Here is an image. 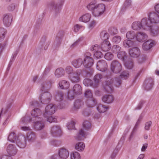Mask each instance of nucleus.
<instances>
[{"instance_id":"f257e3e1","label":"nucleus","mask_w":159,"mask_h":159,"mask_svg":"<svg viewBox=\"0 0 159 159\" xmlns=\"http://www.w3.org/2000/svg\"><path fill=\"white\" fill-rule=\"evenodd\" d=\"M86 7L88 10L91 11L93 15L95 17L102 15L105 10V5L102 3H98L96 0L92 1Z\"/></svg>"},{"instance_id":"f03ea898","label":"nucleus","mask_w":159,"mask_h":159,"mask_svg":"<svg viewBox=\"0 0 159 159\" xmlns=\"http://www.w3.org/2000/svg\"><path fill=\"white\" fill-rule=\"evenodd\" d=\"M149 19L145 18L143 19L142 23L143 27L150 29L152 27V24L159 23V15L156 12H151L148 15Z\"/></svg>"},{"instance_id":"7ed1b4c3","label":"nucleus","mask_w":159,"mask_h":159,"mask_svg":"<svg viewBox=\"0 0 159 159\" xmlns=\"http://www.w3.org/2000/svg\"><path fill=\"white\" fill-rule=\"evenodd\" d=\"M110 68L112 72L117 74L120 73L122 70V66L118 61L114 60L112 61L111 63Z\"/></svg>"},{"instance_id":"20e7f679","label":"nucleus","mask_w":159,"mask_h":159,"mask_svg":"<svg viewBox=\"0 0 159 159\" xmlns=\"http://www.w3.org/2000/svg\"><path fill=\"white\" fill-rule=\"evenodd\" d=\"M64 2V0H52L49 5L53 7L56 13L57 14L59 12Z\"/></svg>"},{"instance_id":"39448f33","label":"nucleus","mask_w":159,"mask_h":159,"mask_svg":"<svg viewBox=\"0 0 159 159\" xmlns=\"http://www.w3.org/2000/svg\"><path fill=\"white\" fill-rule=\"evenodd\" d=\"M154 85L153 79L150 77L146 79L143 84L144 89L146 91L151 90Z\"/></svg>"},{"instance_id":"423d86ee","label":"nucleus","mask_w":159,"mask_h":159,"mask_svg":"<svg viewBox=\"0 0 159 159\" xmlns=\"http://www.w3.org/2000/svg\"><path fill=\"white\" fill-rule=\"evenodd\" d=\"M51 98L52 95L50 93L44 92L41 95L40 101L42 103L47 104L50 102Z\"/></svg>"},{"instance_id":"0eeeda50","label":"nucleus","mask_w":159,"mask_h":159,"mask_svg":"<svg viewBox=\"0 0 159 159\" xmlns=\"http://www.w3.org/2000/svg\"><path fill=\"white\" fill-rule=\"evenodd\" d=\"M108 66L106 61L104 60H100L97 64V69L102 72H105L107 69Z\"/></svg>"},{"instance_id":"6e6552de","label":"nucleus","mask_w":159,"mask_h":159,"mask_svg":"<svg viewBox=\"0 0 159 159\" xmlns=\"http://www.w3.org/2000/svg\"><path fill=\"white\" fill-rule=\"evenodd\" d=\"M13 17L10 13L4 14L3 16V21L6 27H9L11 25Z\"/></svg>"},{"instance_id":"1a4fd4ad","label":"nucleus","mask_w":159,"mask_h":159,"mask_svg":"<svg viewBox=\"0 0 159 159\" xmlns=\"http://www.w3.org/2000/svg\"><path fill=\"white\" fill-rule=\"evenodd\" d=\"M55 112V107L54 105L50 104L46 106L45 108V112L43 114L44 117H48V115H51Z\"/></svg>"},{"instance_id":"9d476101","label":"nucleus","mask_w":159,"mask_h":159,"mask_svg":"<svg viewBox=\"0 0 159 159\" xmlns=\"http://www.w3.org/2000/svg\"><path fill=\"white\" fill-rule=\"evenodd\" d=\"M39 83L40 84V90L42 92L45 90H48L51 88L52 81L50 80L44 82H40Z\"/></svg>"},{"instance_id":"9b49d317","label":"nucleus","mask_w":159,"mask_h":159,"mask_svg":"<svg viewBox=\"0 0 159 159\" xmlns=\"http://www.w3.org/2000/svg\"><path fill=\"white\" fill-rule=\"evenodd\" d=\"M17 145L20 148H24L26 144L25 137L23 135H19L16 141Z\"/></svg>"},{"instance_id":"f8f14e48","label":"nucleus","mask_w":159,"mask_h":159,"mask_svg":"<svg viewBox=\"0 0 159 159\" xmlns=\"http://www.w3.org/2000/svg\"><path fill=\"white\" fill-rule=\"evenodd\" d=\"M52 135L54 137L60 136L61 135V131L59 126L56 125L52 126L51 130Z\"/></svg>"},{"instance_id":"ddd939ff","label":"nucleus","mask_w":159,"mask_h":159,"mask_svg":"<svg viewBox=\"0 0 159 159\" xmlns=\"http://www.w3.org/2000/svg\"><path fill=\"white\" fill-rule=\"evenodd\" d=\"M142 21L143 19L141 20V22L136 21L134 22L132 25V29L134 30H139L141 28L146 30H149L148 28L146 29L145 27H143Z\"/></svg>"},{"instance_id":"4468645a","label":"nucleus","mask_w":159,"mask_h":159,"mask_svg":"<svg viewBox=\"0 0 159 159\" xmlns=\"http://www.w3.org/2000/svg\"><path fill=\"white\" fill-rule=\"evenodd\" d=\"M129 53L131 57L137 58L140 55V51L138 48H134L129 50Z\"/></svg>"},{"instance_id":"2eb2a0df","label":"nucleus","mask_w":159,"mask_h":159,"mask_svg":"<svg viewBox=\"0 0 159 159\" xmlns=\"http://www.w3.org/2000/svg\"><path fill=\"white\" fill-rule=\"evenodd\" d=\"M17 150L15 146L12 144H9L7 148V152L10 156L15 155L16 153Z\"/></svg>"},{"instance_id":"dca6fc26","label":"nucleus","mask_w":159,"mask_h":159,"mask_svg":"<svg viewBox=\"0 0 159 159\" xmlns=\"http://www.w3.org/2000/svg\"><path fill=\"white\" fill-rule=\"evenodd\" d=\"M93 58H84L83 60V65L87 68H90L93 65Z\"/></svg>"},{"instance_id":"f3484780","label":"nucleus","mask_w":159,"mask_h":159,"mask_svg":"<svg viewBox=\"0 0 159 159\" xmlns=\"http://www.w3.org/2000/svg\"><path fill=\"white\" fill-rule=\"evenodd\" d=\"M147 35L144 32H139L136 36L137 41L139 42H144L147 39Z\"/></svg>"},{"instance_id":"a211bd4d","label":"nucleus","mask_w":159,"mask_h":159,"mask_svg":"<svg viewBox=\"0 0 159 159\" xmlns=\"http://www.w3.org/2000/svg\"><path fill=\"white\" fill-rule=\"evenodd\" d=\"M60 157L63 159L67 158L69 156V153L67 150L64 148L60 149L58 152Z\"/></svg>"},{"instance_id":"6ab92c4d","label":"nucleus","mask_w":159,"mask_h":159,"mask_svg":"<svg viewBox=\"0 0 159 159\" xmlns=\"http://www.w3.org/2000/svg\"><path fill=\"white\" fill-rule=\"evenodd\" d=\"M102 78V76L100 74H97L93 78L94 84L93 85L94 88H97L98 87L99 83L100 82Z\"/></svg>"},{"instance_id":"aec40b11","label":"nucleus","mask_w":159,"mask_h":159,"mask_svg":"<svg viewBox=\"0 0 159 159\" xmlns=\"http://www.w3.org/2000/svg\"><path fill=\"white\" fill-rule=\"evenodd\" d=\"M41 119L40 118V121H38L34 123V128L36 130H41L44 127V123L43 121L40 120Z\"/></svg>"},{"instance_id":"412c9836","label":"nucleus","mask_w":159,"mask_h":159,"mask_svg":"<svg viewBox=\"0 0 159 159\" xmlns=\"http://www.w3.org/2000/svg\"><path fill=\"white\" fill-rule=\"evenodd\" d=\"M111 48V45L109 41H103L101 45V49L103 51H107Z\"/></svg>"},{"instance_id":"4be33fe9","label":"nucleus","mask_w":159,"mask_h":159,"mask_svg":"<svg viewBox=\"0 0 159 159\" xmlns=\"http://www.w3.org/2000/svg\"><path fill=\"white\" fill-rule=\"evenodd\" d=\"M73 66L75 68H78L83 64V59L79 58L74 60L72 62Z\"/></svg>"},{"instance_id":"5701e85b","label":"nucleus","mask_w":159,"mask_h":159,"mask_svg":"<svg viewBox=\"0 0 159 159\" xmlns=\"http://www.w3.org/2000/svg\"><path fill=\"white\" fill-rule=\"evenodd\" d=\"M63 36V32L62 31L59 32L57 34L54 42V45L56 44L57 46H59L61 44Z\"/></svg>"},{"instance_id":"b1692460","label":"nucleus","mask_w":159,"mask_h":159,"mask_svg":"<svg viewBox=\"0 0 159 159\" xmlns=\"http://www.w3.org/2000/svg\"><path fill=\"white\" fill-rule=\"evenodd\" d=\"M73 90L74 94L79 95L82 93V88L79 84H76L73 87Z\"/></svg>"},{"instance_id":"393cba45","label":"nucleus","mask_w":159,"mask_h":159,"mask_svg":"<svg viewBox=\"0 0 159 159\" xmlns=\"http://www.w3.org/2000/svg\"><path fill=\"white\" fill-rule=\"evenodd\" d=\"M154 45L153 41L148 40L144 42L143 45V48L144 50H148L150 49Z\"/></svg>"},{"instance_id":"a878e982","label":"nucleus","mask_w":159,"mask_h":159,"mask_svg":"<svg viewBox=\"0 0 159 159\" xmlns=\"http://www.w3.org/2000/svg\"><path fill=\"white\" fill-rule=\"evenodd\" d=\"M69 78L71 81L73 83H77L80 81V76L77 73L74 72L70 75Z\"/></svg>"},{"instance_id":"bb28decb","label":"nucleus","mask_w":159,"mask_h":159,"mask_svg":"<svg viewBox=\"0 0 159 159\" xmlns=\"http://www.w3.org/2000/svg\"><path fill=\"white\" fill-rule=\"evenodd\" d=\"M86 133L83 129H81L79 131V133L75 137V139L78 140H81L85 138Z\"/></svg>"},{"instance_id":"cd10ccee","label":"nucleus","mask_w":159,"mask_h":159,"mask_svg":"<svg viewBox=\"0 0 159 159\" xmlns=\"http://www.w3.org/2000/svg\"><path fill=\"white\" fill-rule=\"evenodd\" d=\"M97 103V101L93 97L89 98L86 101L87 106L89 107L94 106Z\"/></svg>"},{"instance_id":"c85d7f7f","label":"nucleus","mask_w":159,"mask_h":159,"mask_svg":"<svg viewBox=\"0 0 159 159\" xmlns=\"http://www.w3.org/2000/svg\"><path fill=\"white\" fill-rule=\"evenodd\" d=\"M59 87L61 89H66L69 87V82L65 80H63L59 82L58 84Z\"/></svg>"},{"instance_id":"c756f323","label":"nucleus","mask_w":159,"mask_h":159,"mask_svg":"<svg viewBox=\"0 0 159 159\" xmlns=\"http://www.w3.org/2000/svg\"><path fill=\"white\" fill-rule=\"evenodd\" d=\"M42 112L38 108L34 109L31 112V115L35 118H38V119L40 118L39 117L42 114Z\"/></svg>"},{"instance_id":"7c9ffc66","label":"nucleus","mask_w":159,"mask_h":159,"mask_svg":"<svg viewBox=\"0 0 159 159\" xmlns=\"http://www.w3.org/2000/svg\"><path fill=\"white\" fill-rule=\"evenodd\" d=\"M102 100L105 103H110L113 101L114 98L111 95H106L103 97Z\"/></svg>"},{"instance_id":"2f4dec72","label":"nucleus","mask_w":159,"mask_h":159,"mask_svg":"<svg viewBox=\"0 0 159 159\" xmlns=\"http://www.w3.org/2000/svg\"><path fill=\"white\" fill-rule=\"evenodd\" d=\"M65 73L64 70L61 68H59L56 70L55 74L57 78H59L63 76Z\"/></svg>"},{"instance_id":"473e14b6","label":"nucleus","mask_w":159,"mask_h":159,"mask_svg":"<svg viewBox=\"0 0 159 159\" xmlns=\"http://www.w3.org/2000/svg\"><path fill=\"white\" fill-rule=\"evenodd\" d=\"M91 17V15L89 13H87L83 15L79 18V21L84 22H87L89 21Z\"/></svg>"},{"instance_id":"72a5a7b5","label":"nucleus","mask_w":159,"mask_h":159,"mask_svg":"<svg viewBox=\"0 0 159 159\" xmlns=\"http://www.w3.org/2000/svg\"><path fill=\"white\" fill-rule=\"evenodd\" d=\"M47 37L45 36H43L42 37L40 41L41 44L43 46L45 44L44 47V49L46 50L48 48V45L50 43V42H46Z\"/></svg>"},{"instance_id":"f704fd0d","label":"nucleus","mask_w":159,"mask_h":159,"mask_svg":"<svg viewBox=\"0 0 159 159\" xmlns=\"http://www.w3.org/2000/svg\"><path fill=\"white\" fill-rule=\"evenodd\" d=\"M134 44V42L132 41L126 39L123 42V45L125 48H128L132 47Z\"/></svg>"},{"instance_id":"c9c22d12","label":"nucleus","mask_w":159,"mask_h":159,"mask_svg":"<svg viewBox=\"0 0 159 159\" xmlns=\"http://www.w3.org/2000/svg\"><path fill=\"white\" fill-rule=\"evenodd\" d=\"M64 94L61 91L57 92L55 95L56 100L58 102H60L62 100Z\"/></svg>"},{"instance_id":"e433bc0d","label":"nucleus","mask_w":159,"mask_h":159,"mask_svg":"<svg viewBox=\"0 0 159 159\" xmlns=\"http://www.w3.org/2000/svg\"><path fill=\"white\" fill-rule=\"evenodd\" d=\"M27 137L29 141L33 142L35 140L36 138V135L34 133L31 132L27 134Z\"/></svg>"},{"instance_id":"4c0bfd02","label":"nucleus","mask_w":159,"mask_h":159,"mask_svg":"<svg viewBox=\"0 0 159 159\" xmlns=\"http://www.w3.org/2000/svg\"><path fill=\"white\" fill-rule=\"evenodd\" d=\"M101 39L103 41H108L107 40L109 39V34L105 31H102L100 34Z\"/></svg>"},{"instance_id":"58836bf2","label":"nucleus","mask_w":159,"mask_h":159,"mask_svg":"<svg viewBox=\"0 0 159 159\" xmlns=\"http://www.w3.org/2000/svg\"><path fill=\"white\" fill-rule=\"evenodd\" d=\"M117 56L119 59H121L122 61H124L125 58H127V55L125 52L120 51L117 54Z\"/></svg>"},{"instance_id":"ea45409f","label":"nucleus","mask_w":159,"mask_h":159,"mask_svg":"<svg viewBox=\"0 0 159 159\" xmlns=\"http://www.w3.org/2000/svg\"><path fill=\"white\" fill-rule=\"evenodd\" d=\"M108 109V107L101 104H99L97 107V110L100 113H104Z\"/></svg>"},{"instance_id":"a19ab883","label":"nucleus","mask_w":159,"mask_h":159,"mask_svg":"<svg viewBox=\"0 0 159 159\" xmlns=\"http://www.w3.org/2000/svg\"><path fill=\"white\" fill-rule=\"evenodd\" d=\"M150 29H151V33L153 36H156L158 34L159 28L158 26H154L152 28L151 27L149 30Z\"/></svg>"},{"instance_id":"79ce46f5","label":"nucleus","mask_w":159,"mask_h":159,"mask_svg":"<svg viewBox=\"0 0 159 159\" xmlns=\"http://www.w3.org/2000/svg\"><path fill=\"white\" fill-rule=\"evenodd\" d=\"M136 34L134 31H129L126 34V38L129 39H132L136 37Z\"/></svg>"},{"instance_id":"37998d69","label":"nucleus","mask_w":159,"mask_h":159,"mask_svg":"<svg viewBox=\"0 0 159 159\" xmlns=\"http://www.w3.org/2000/svg\"><path fill=\"white\" fill-rule=\"evenodd\" d=\"M6 30L3 28H0V42L3 40L5 37Z\"/></svg>"},{"instance_id":"c03bdc74","label":"nucleus","mask_w":159,"mask_h":159,"mask_svg":"<svg viewBox=\"0 0 159 159\" xmlns=\"http://www.w3.org/2000/svg\"><path fill=\"white\" fill-rule=\"evenodd\" d=\"M113 82L114 84L116 87H119L122 84V80L119 76L115 78Z\"/></svg>"},{"instance_id":"a18cd8bd","label":"nucleus","mask_w":159,"mask_h":159,"mask_svg":"<svg viewBox=\"0 0 159 159\" xmlns=\"http://www.w3.org/2000/svg\"><path fill=\"white\" fill-rule=\"evenodd\" d=\"M85 145L83 142H80L77 143L75 146V148L78 151H82L84 149Z\"/></svg>"},{"instance_id":"49530a36","label":"nucleus","mask_w":159,"mask_h":159,"mask_svg":"<svg viewBox=\"0 0 159 159\" xmlns=\"http://www.w3.org/2000/svg\"><path fill=\"white\" fill-rule=\"evenodd\" d=\"M16 138V134L14 132H12L9 135L8 140L11 142H15Z\"/></svg>"},{"instance_id":"de8ad7c7","label":"nucleus","mask_w":159,"mask_h":159,"mask_svg":"<svg viewBox=\"0 0 159 159\" xmlns=\"http://www.w3.org/2000/svg\"><path fill=\"white\" fill-rule=\"evenodd\" d=\"M129 76V73L128 71L125 70L121 72L120 75L119 76L121 79H127Z\"/></svg>"},{"instance_id":"09e8293b","label":"nucleus","mask_w":159,"mask_h":159,"mask_svg":"<svg viewBox=\"0 0 159 159\" xmlns=\"http://www.w3.org/2000/svg\"><path fill=\"white\" fill-rule=\"evenodd\" d=\"M112 52L115 54H118L121 51V48L117 45H113L111 49Z\"/></svg>"},{"instance_id":"8fccbe9b","label":"nucleus","mask_w":159,"mask_h":159,"mask_svg":"<svg viewBox=\"0 0 159 159\" xmlns=\"http://www.w3.org/2000/svg\"><path fill=\"white\" fill-rule=\"evenodd\" d=\"M83 83L86 86H92L93 87L94 84L92 80L89 79H85L84 80Z\"/></svg>"},{"instance_id":"3c124183","label":"nucleus","mask_w":159,"mask_h":159,"mask_svg":"<svg viewBox=\"0 0 159 159\" xmlns=\"http://www.w3.org/2000/svg\"><path fill=\"white\" fill-rule=\"evenodd\" d=\"M83 104V102L82 100L80 99H77L74 102V106L75 108L78 109Z\"/></svg>"},{"instance_id":"603ef678","label":"nucleus","mask_w":159,"mask_h":159,"mask_svg":"<svg viewBox=\"0 0 159 159\" xmlns=\"http://www.w3.org/2000/svg\"><path fill=\"white\" fill-rule=\"evenodd\" d=\"M71 159H81L80 154L77 152H74L70 154Z\"/></svg>"},{"instance_id":"864d4df0","label":"nucleus","mask_w":159,"mask_h":159,"mask_svg":"<svg viewBox=\"0 0 159 159\" xmlns=\"http://www.w3.org/2000/svg\"><path fill=\"white\" fill-rule=\"evenodd\" d=\"M83 126L85 129H89L91 127V124L88 120H85L83 123Z\"/></svg>"},{"instance_id":"5fc2aeb1","label":"nucleus","mask_w":159,"mask_h":159,"mask_svg":"<svg viewBox=\"0 0 159 159\" xmlns=\"http://www.w3.org/2000/svg\"><path fill=\"white\" fill-rule=\"evenodd\" d=\"M104 57L107 60L110 61L113 58L114 55L111 52H107L105 54Z\"/></svg>"},{"instance_id":"6e6d98bb","label":"nucleus","mask_w":159,"mask_h":159,"mask_svg":"<svg viewBox=\"0 0 159 159\" xmlns=\"http://www.w3.org/2000/svg\"><path fill=\"white\" fill-rule=\"evenodd\" d=\"M75 123L73 121H71L67 124V127L69 130H71L75 129Z\"/></svg>"},{"instance_id":"4d7b16f0","label":"nucleus","mask_w":159,"mask_h":159,"mask_svg":"<svg viewBox=\"0 0 159 159\" xmlns=\"http://www.w3.org/2000/svg\"><path fill=\"white\" fill-rule=\"evenodd\" d=\"M140 124H138L137 123H136L135 125V126H134L133 129V130L131 134L130 135V138H132L134 134L135 133V132L137 131V130L138 129L139 126V125Z\"/></svg>"},{"instance_id":"13d9d810","label":"nucleus","mask_w":159,"mask_h":159,"mask_svg":"<svg viewBox=\"0 0 159 159\" xmlns=\"http://www.w3.org/2000/svg\"><path fill=\"white\" fill-rule=\"evenodd\" d=\"M108 32L111 35H114L117 33L118 31L116 28H110L109 29Z\"/></svg>"},{"instance_id":"bf43d9fd","label":"nucleus","mask_w":159,"mask_h":159,"mask_svg":"<svg viewBox=\"0 0 159 159\" xmlns=\"http://www.w3.org/2000/svg\"><path fill=\"white\" fill-rule=\"evenodd\" d=\"M101 49L100 46L98 44H95L93 45L90 48V50L92 51H95L96 52L99 51L100 49Z\"/></svg>"},{"instance_id":"052dcab7","label":"nucleus","mask_w":159,"mask_h":159,"mask_svg":"<svg viewBox=\"0 0 159 159\" xmlns=\"http://www.w3.org/2000/svg\"><path fill=\"white\" fill-rule=\"evenodd\" d=\"M152 122L151 121H149L145 123L144 129L146 130H149L151 126Z\"/></svg>"},{"instance_id":"680f3d73","label":"nucleus","mask_w":159,"mask_h":159,"mask_svg":"<svg viewBox=\"0 0 159 159\" xmlns=\"http://www.w3.org/2000/svg\"><path fill=\"white\" fill-rule=\"evenodd\" d=\"M82 38H80L73 44H72L70 46V47L71 48H73L77 46L82 40Z\"/></svg>"},{"instance_id":"e2e57ef3","label":"nucleus","mask_w":159,"mask_h":159,"mask_svg":"<svg viewBox=\"0 0 159 159\" xmlns=\"http://www.w3.org/2000/svg\"><path fill=\"white\" fill-rule=\"evenodd\" d=\"M84 96L85 97L89 98L93 97L92 94L89 90H87L85 91L84 93Z\"/></svg>"},{"instance_id":"0e129e2a","label":"nucleus","mask_w":159,"mask_h":159,"mask_svg":"<svg viewBox=\"0 0 159 159\" xmlns=\"http://www.w3.org/2000/svg\"><path fill=\"white\" fill-rule=\"evenodd\" d=\"M31 118L28 116H25L21 119V122L22 124H26L28 121H30Z\"/></svg>"},{"instance_id":"69168bd1","label":"nucleus","mask_w":159,"mask_h":159,"mask_svg":"<svg viewBox=\"0 0 159 159\" xmlns=\"http://www.w3.org/2000/svg\"><path fill=\"white\" fill-rule=\"evenodd\" d=\"M145 102L144 101H140L138 106L135 108V110H140L142 107Z\"/></svg>"},{"instance_id":"338daca9","label":"nucleus","mask_w":159,"mask_h":159,"mask_svg":"<svg viewBox=\"0 0 159 159\" xmlns=\"http://www.w3.org/2000/svg\"><path fill=\"white\" fill-rule=\"evenodd\" d=\"M121 39V37L120 36H116L112 38V41L113 42L118 43L120 41Z\"/></svg>"},{"instance_id":"774afa93","label":"nucleus","mask_w":159,"mask_h":159,"mask_svg":"<svg viewBox=\"0 0 159 159\" xmlns=\"http://www.w3.org/2000/svg\"><path fill=\"white\" fill-rule=\"evenodd\" d=\"M94 56L97 58H101L103 56V55L100 51H97L94 54Z\"/></svg>"}]
</instances>
